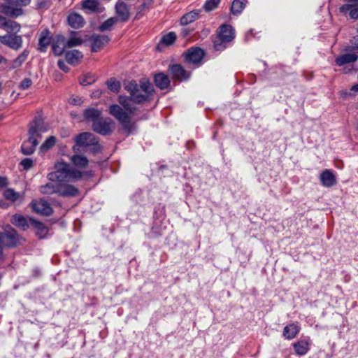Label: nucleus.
Returning <instances> with one entry per match:
<instances>
[{
	"instance_id": "1",
	"label": "nucleus",
	"mask_w": 358,
	"mask_h": 358,
	"mask_svg": "<svg viewBox=\"0 0 358 358\" xmlns=\"http://www.w3.org/2000/svg\"><path fill=\"white\" fill-rule=\"evenodd\" d=\"M125 89L130 93V96H120L119 101L131 113H134L136 110L131 106V102L141 103L148 101L154 92L152 83L147 80H141L139 87L135 81H131L125 86Z\"/></svg>"
},
{
	"instance_id": "2",
	"label": "nucleus",
	"mask_w": 358,
	"mask_h": 358,
	"mask_svg": "<svg viewBox=\"0 0 358 358\" xmlns=\"http://www.w3.org/2000/svg\"><path fill=\"white\" fill-rule=\"evenodd\" d=\"M56 171L50 173L48 175V178L50 180L59 181V182H76L81 180L83 178H92L93 173L92 171H80L75 168L70 167V166L64 162H59L55 165Z\"/></svg>"
},
{
	"instance_id": "3",
	"label": "nucleus",
	"mask_w": 358,
	"mask_h": 358,
	"mask_svg": "<svg viewBox=\"0 0 358 358\" xmlns=\"http://www.w3.org/2000/svg\"><path fill=\"white\" fill-rule=\"evenodd\" d=\"M48 125L41 117H36L29 124L28 139L23 142L21 150L24 155H29L34 153L38 144V138L48 131Z\"/></svg>"
},
{
	"instance_id": "4",
	"label": "nucleus",
	"mask_w": 358,
	"mask_h": 358,
	"mask_svg": "<svg viewBox=\"0 0 358 358\" xmlns=\"http://www.w3.org/2000/svg\"><path fill=\"white\" fill-rule=\"evenodd\" d=\"M110 114L114 116L122 125L124 129L130 134L136 129L135 124L131 122L130 117L118 105H112L110 107Z\"/></svg>"
},
{
	"instance_id": "5",
	"label": "nucleus",
	"mask_w": 358,
	"mask_h": 358,
	"mask_svg": "<svg viewBox=\"0 0 358 358\" xmlns=\"http://www.w3.org/2000/svg\"><path fill=\"white\" fill-rule=\"evenodd\" d=\"M6 3L1 6L2 13L7 16L16 17L22 15L23 11L20 7L25 6L30 0H6Z\"/></svg>"
},
{
	"instance_id": "6",
	"label": "nucleus",
	"mask_w": 358,
	"mask_h": 358,
	"mask_svg": "<svg viewBox=\"0 0 358 358\" xmlns=\"http://www.w3.org/2000/svg\"><path fill=\"white\" fill-rule=\"evenodd\" d=\"M20 240L17 231L9 226L0 232V244L3 246L15 247L20 243Z\"/></svg>"
},
{
	"instance_id": "7",
	"label": "nucleus",
	"mask_w": 358,
	"mask_h": 358,
	"mask_svg": "<svg viewBox=\"0 0 358 358\" xmlns=\"http://www.w3.org/2000/svg\"><path fill=\"white\" fill-rule=\"evenodd\" d=\"M234 37V29L231 25L224 24L220 27L218 41H215L214 47L216 50H220L225 48L223 43L231 41Z\"/></svg>"
},
{
	"instance_id": "8",
	"label": "nucleus",
	"mask_w": 358,
	"mask_h": 358,
	"mask_svg": "<svg viewBox=\"0 0 358 358\" xmlns=\"http://www.w3.org/2000/svg\"><path fill=\"white\" fill-rule=\"evenodd\" d=\"M76 145L73 147L75 152H78L79 149L78 146H90L96 145L98 143L97 139L95 138L94 134L88 132L80 134L75 138Z\"/></svg>"
},
{
	"instance_id": "9",
	"label": "nucleus",
	"mask_w": 358,
	"mask_h": 358,
	"mask_svg": "<svg viewBox=\"0 0 358 358\" xmlns=\"http://www.w3.org/2000/svg\"><path fill=\"white\" fill-rule=\"evenodd\" d=\"M0 43L12 50H18L22 47L23 40L21 36L16 34H6L0 36Z\"/></svg>"
},
{
	"instance_id": "10",
	"label": "nucleus",
	"mask_w": 358,
	"mask_h": 358,
	"mask_svg": "<svg viewBox=\"0 0 358 358\" xmlns=\"http://www.w3.org/2000/svg\"><path fill=\"white\" fill-rule=\"evenodd\" d=\"M111 124L112 121L109 118L100 117L98 120L92 123V129L97 133L107 135L112 131Z\"/></svg>"
},
{
	"instance_id": "11",
	"label": "nucleus",
	"mask_w": 358,
	"mask_h": 358,
	"mask_svg": "<svg viewBox=\"0 0 358 358\" xmlns=\"http://www.w3.org/2000/svg\"><path fill=\"white\" fill-rule=\"evenodd\" d=\"M115 13L118 21L127 22L130 17V10L129 6L124 1H119L115 6Z\"/></svg>"
},
{
	"instance_id": "12",
	"label": "nucleus",
	"mask_w": 358,
	"mask_h": 358,
	"mask_svg": "<svg viewBox=\"0 0 358 358\" xmlns=\"http://www.w3.org/2000/svg\"><path fill=\"white\" fill-rule=\"evenodd\" d=\"M30 205L33 210L38 214L50 215L52 212L50 204L43 199L33 201L31 202Z\"/></svg>"
},
{
	"instance_id": "13",
	"label": "nucleus",
	"mask_w": 358,
	"mask_h": 358,
	"mask_svg": "<svg viewBox=\"0 0 358 358\" xmlns=\"http://www.w3.org/2000/svg\"><path fill=\"white\" fill-rule=\"evenodd\" d=\"M109 40V38L105 35H92L90 38L92 46V51H99L108 43Z\"/></svg>"
},
{
	"instance_id": "14",
	"label": "nucleus",
	"mask_w": 358,
	"mask_h": 358,
	"mask_svg": "<svg viewBox=\"0 0 358 358\" xmlns=\"http://www.w3.org/2000/svg\"><path fill=\"white\" fill-rule=\"evenodd\" d=\"M204 56L203 51L199 48H192L185 54V60L189 63L197 64L201 61Z\"/></svg>"
},
{
	"instance_id": "15",
	"label": "nucleus",
	"mask_w": 358,
	"mask_h": 358,
	"mask_svg": "<svg viewBox=\"0 0 358 358\" xmlns=\"http://www.w3.org/2000/svg\"><path fill=\"white\" fill-rule=\"evenodd\" d=\"M177 38V34L173 31L164 34L157 45L156 50L158 51H162L164 48L173 45L176 41Z\"/></svg>"
},
{
	"instance_id": "16",
	"label": "nucleus",
	"mask_w": 358,
	"mask_h": 358,
	"mask_svg": "<svg viewBox=\"0 0 358 358\" xmlns=\"http://www.w3.org/2000/svg\"><path fill=\"white\" fill-rule=\"evenodd\" d=\"M67 48L66 38L62 35H57L52 42V50L55 55L60 56Z\"/></svg>"
},
{
	"instance_id": "17",
	"label": "nucleus",
	"mask_w": 358,
	"mask_h": 358,
	"mask_svg": "<svg viewBox=\"0 0 358 358\" xmlns=\"http://www.w3.org/2000/svg\"><path fill=\"white\" fill-rule=\"evenodd\" d=\"M60 196L65 197H74L79 194L78 189L73 185L67 183L59 184V193Z\"/></svg>"
},
{
	"instance_id": "18",
	"label": "nucleus",
	"mask_w": 358,
	"mask_h": 358,
	"mask_svg": "<svg viewBox=\"0 0 358 358\" xmlns=\"http://www.w3.org/2000/svg\"><path fill=\"white\" fill-rule=\"evenodd\" d=\"M3 195L6 200L13 203L19 201V203H21L24 200V192H17L13 188L6 189L3 193Z\"/></svg>"
},
{
	"instance_id": "19",
	"label": "nucleus",
	"mask_w": 358,
	"mask_h": 358,
	"mask_svg": "<svg viewBox=\"0 0 358 358\" xmlns=\"http://www.w3.org/2000/svg\"><path fill=\"white\" fill-rule=\"evenodd\" d=\"M51 38L50 31L48 29L43 30L40 34L38 50L41 52H45L48 46L51 43Z\"/></svg>"
},
{
	"instance_id": "20",
	"label": "nucleus",
	"mask_w": 358,
	"mask_h": 358,
	"mask_svg": "<svg viewBox=\"0 0 358 358\" xmlns=\"http://www.w3.org/2000/svg\"><path fill=\"white\" fill-rule=\"evenodd\" d=\"M322 184L327 187L334 185L336 182L335 176L330 170H325L320 174Z\"/></svg>"
},
{
	"instance_id": "21",
	"label": "nucleus",
	"mask_w": 358,
	"mask_h": 358,
	"mask_svg": "<svg viewBox=\"0 0 358 358\" xmlns=\"http://www.w3.org/2000/svg\"><path fill=\"white\" fill-rule=\"evenodd\" d=\"M83 57V53L77 50L67 51L65 53V59L66 62L74 66L80 62Z\"/></svg>"
},
{
	"instance_id": "22",
	"label": "nucleus",
	"mask_w": 358,
	"mask_h": 358,
	"mask_svg": "<svg viewBox=\"0 0 358 358\" xmlns=\"http://www.w3.org/2000/svg\"><path fill=\"white\" fill-rule=\"evenodd\" d=\"M69 24L74 28L78 29L82 27L85 24V20L83 16L78 13H71L67 18Z\"/></svg>"
},
{
	"instance_id": "23",
	"label": "nucleus",
	"mask_w": 358,
	"mask_h": 358,
	"mask_svg": "<svg viewBox=\"0 0 358 358\" xmlns=\"http://www.w3.org/2000/svg\"><path fill=\"white\" fill-rule=\"evenodd\" d=\"M358 56L355 53H346L339 55L336 58V64L338 66H343L346 64H350L357 60Z\"/></svg>"
},
{
	"instance_id": "24",
	"label": "nucleus",
	"mask_w": 358,
	"mask_h": 358,
	"mask_svg": "<svg viewBox=\"0 0 358 358\" xmlns=\"http://www.w3.org/2000/svg\"><path fill=\"white\" fill-rule=\"evenodd\" d=\"M300 331V327L295 323L287 325L283 330V336L285 338L291 340L294 338Z\"/></svg>"
},
{
	"instance_id": "25",
	"label": "nucleus",
	"mask_w": 358,
	"mask_h": 358,
	"mask_svg": "<svg viewBox=\"0 0 358 358\" xmlns=\"http://www.w3.org/2000/svg\"><path fill=\"white\" fill-rule=\"evenodd\" d=\"M296 354L298 355H304L309 350L310 341L300 340L293 345Z\"/></svg>"
},
{
	"instance_id": "26",
	"label": "nucleus",
	"mask_w": 358,
	"mask_h": 358,
	"mask_svg": "<svg viewBox=\"0 0 358 358\" xmlns=\"http://www.w3.org/2000/svg\"><path fill=\"white\" fill-rule=\"evenodd\" d=\"M154 80L156 86L161 90L168 88L170 85L169 77L163 73L156 74L155 76Z\"/></svg>"
},
{
	"instance_id": "27",
	"label": "nucleus",
	"mask_w": 358,
	"mask_h": 358,
	"mask_svg": "<svg viewBox=\"0 0 358 358\" xmlns=\"http://www.w3.org/2000/svg\"><path fill=\"white\" fill-rule=\"evenodd\" d=\"M343 13L349 12L352 19L358 20V4H344L340 8Z\"/></svg>"
},
{
	"instance_id": "28",
	"label": "nucleus",
	"mask_w": 358,
	"mask_h": 358,
	"mask_svg": "<svg viewBox=\"0 0 358 358\" xmlns=\"http://www.w3.org/2000/svg\"><path fill=\"white\" fill-rule=\"evenodd\" d=\"M39 192L43 194L59 193V184L48 182L39 187Z\"/></svg>"
},
{
	"instance_id": "29",
	"label": "nucleus",
	"mask_w": 358,
	"mask_h": 358,
	"mask_svg": "<svg viewBox=\"0 0 358 358\" xmlns=\"http://www.w3.org/2000/svg\"><path fill=\"white\" fill-rule=\"evenodd\" d=\"M11 223L17 227L25 230L28 227V222L26 218L20 214H15L11 218Z\"/></svg>"
},
{
	"instance_id": "30",
	"label": "nucleus",
	"mask_w": 358,
	"mask_h": 358,
	"mask_svg": "<svg viewBox=\"0 0 358 358\" xmlns=\"http://www.w3.org/2000/svg\"><path fill=\"white\" fill-rule=\"evenodd\" d=\"M71 160L75 166L78 168H85L87 166L89 161L85 156L74 155L71 157Z\"/></svg>"
},
{
	"instance_id": "31",
	"label": "nucleus",
	"mask_w": 358,
	"mask_h": 358,
	"mask_svg": "<svg viewBox=\"0 0 358 358\" xmlns=\"http://www.w3.org/2000/svg\"><path fill=\"white\" fill-rule=\"evenodd\" d=\"M83 115L86 120L94 122L100 118L101 111L94 108H90L86 109Z\"/></svg>"
},
{
	"instance_id": "32",
	"label": "nucleus",
	"mask_w": 358,
	"mask_h": 358,
	"mask_svg": "<svg viewBox=\"0 0 358 358\" xmlns=\"http://www.w3.org/2000/svg\"><path fill=\"white\" fill-rule=\"evenodd\" d=\"M246 0H234L231 6V12L233 15L240 14L246 5Z\"/></svg>"
},
{
	"instance_id": "33",
	"label": "nucleus",
	"mask_w": 358,
	"mask_h": 358,
	"mask_svg": "<svg viewBox=\"0 0 358 358\" xmlns=\"http://www.w3.org/2000/svg\"><path fill=\"white\" fill-rule=\"evenodd\" d=\"M29 55V51L24 50L15 59H14L10 67V69H15L20 67L26 61Z\"/></svg>"
},
{
	"instance_id": "34",
	"label": "nucleus",
	"mask_w": 358,
	"mask_h": 358,
	"mask_svg": "<svg viewBox=\"0 0 358 358\" xmlns=\"http://www.w3.org/2000/svg\"><path fill=\"white\" fill-rule=\"evenodd\" d=\"M199 14L198 11H191L186 13L180 18V24L185 25L194 22L198 18Z\"/></svg>"
},
{
	"instance_id": "35",
	"label": "nucleus",
	"mask_w": 358,
	"mask_h": 358,
	"mask_svg": "<svg viewBox=\"0 0 358 358\" xmlns=\"http://www.w3.org/2000/svg\"><path fill=\"white\" fill-rule=\"evenodd\" d=\"M118 22L115 17H110L104 21L98 28L100 31L110 30L113 25Z\"/></svg>"
},
{
	"instance_id": "36",
	"label": "nucleus",
	"mask_w": 358,
	"mask_h": 358,
	"mask_svg": "<svg viewBox=\"0 0 358 358\" xmlns=\"http://www.w3.org/2000/svg\"><path fill=\"white\" fill-rule=\"evenodd\" d=\"M82 6L83 9L95 11L98 8V2L96 0H84Z\"/></svg>"
},
{
	"instance_id": "37",
	"label": "nucleus",
	"mask_w": 358,
	"mask_h": 358,
	"mask_svg": "<svg viewBox=\"0 0 358 358\" xmlns=\"http://www.w3.org/2000/svg\"><path fill=\"white\" fill-rule=\"evenodd\" d=\"M20 24L17 22L15 21L8 20L5 28V30H6L8 32L17 33L20 31Z\"/></svg>"
},
{
	"instance_id": "38",
	"label": "nucleus",
	"mask_w": 358,
	"mask_h": 358,
	"mask_svg": "<svg viewBox=\"0 0 358 358\" xmlns=\"http://www.w3.org/2000/svg\"><path fill=\"white\" fill-rule=\"evenodd\" d=\"M83 41L80 37L73 36L69 40H66L67 48H72L78 46L83 43Z\"/></svg>"
},
{
	"instance_id": "39",
	"label": "nucleus",
	"mask_w": 358,
	"mask_h": 358,
	"mask_svg": "<svg viewBox=\"0 0 358 358\" xmlns=\"http://www.w3.org/2000/svg\"><path fill=\"white\" fill-rule=\"evenodd\" d=\"M96 80V78L94 75L87 74L85 75L80 78V83L83 86L92 85Z\"/></svg>"
},
{
	"instance_id": "40",
	"label": "nucleus",
	"mask_w": 358,
	"mask_h": 358,
	"mask_svg": "<svg viewBox=\"0 0 358 358\" xmlns=\"http://www.w3.org/2000/svg\"><path fill=\"white\" fill-rule=\"evenodd\" d=\"M106 85L108 88L113 92H118L121 87L120 82L113 79L108 80Z\"/></svg>"
},
{
	"instance_id": "41",
	"label": "nucleus",
	"mask_w": 358,
	"mask_h": 358,
	"mask_svg": "<svg viewBox=\"0 0 358 358\" xmlns=\"http://www.w3.org/2000/svg\"><path fill=\"white\" fill-rule=\"evenodd\" d=\"M220 2V0H206L203 5V8L208 12L213 10L218 6Z\"/></svg>"
},
{
	"instance_id": "42",
	"label": "nucleus",
	"mask_w": 358,
	"mask_h": 358,
	"mask_svg": "<svg viewBox=\"0 0 358 358\" xmlns=\"http://www.w3.org/2000/svg\"><path fill=\"white\" fill-rule=\"evenodd\" d=\"M170 74L172 76L174 79H179V65L173 64L171 66L169 69Z\"/></svg>"
},
{
	"instance_id": "43",
	"label": "nucleus",
	"mask_w": 358,
	"mask_h": 358,
	"mask_svg": "<svg viewBox=\"0 0 358 358\" xmlns=\"http://www.w3.org/2000/svg\"><path fill=\"white\" fill-rule=\"evenodd\" d=\"M56 143V139L54 136H50L41 145L42 148L50 149Z\"/></svg>"
},
{
	"instance_id": "44",
	"label": "nucleus",
	"mask_w": 358,
	"mask_h": 358,
	"mask_svg": "<svg viewBox=\"0 0 358 358\" xmlns=\"http://www.w3.org/2000/svg\"><path fill=\"white\" fill-rule=\"evenodd\" d=\"M32 84V81L30 78H24L20 84L19 88L21 90L28 89Z\"/></svg>"
},
{
	"instance_id": "45",
	"label": "nucleus",
	"mask_w": 358,
	"mask_h": 358,
	"mask_svg": "<svg viewBox=\"0 0 358 358\" xmlns=\"http://www.w3.org/2000/svg\"><path fill=\"white\" fill-rule=\"evenodd\" d=\"M20 164L24 169L28 170L33 166V161L31 159L26 158L22 160Z\"/></svg>"
},
{
	"instance_id": "46",
	"label": "nucleus",
	"mask_w": 358,
	"mask_h": 358,
	"mask_svg": "<svg viewBox=\"0 0 358 358\" xmlns=\"http://www.w3.org/2000/svg\"><path fill=\"white\" fill-rule=\"evenodd\" d=\"M35 227L38 230V231H40L41 234H46L47 232V229L46 227L44 226V224L41 222H36L35 223Z\"/></svg>"
},
{
	"instance_id": "47",
	"label": "nucleus",
	"mask_w": 358,
	"mask_h": 358,
	"mask_svg": "<svg viewBox=\"0 0 358 358\" xmlns=\"http://www.w3.org/2000/svg\"><path fill=\"white\" fill-rule=\"evenodd\" d=\"M190 76V73L186 71L180 66V82L187 80Z\"/></svg>"
},
{
	"instance_id": "48",
	"label": "nucleus",
	"mask_w": 358,
	"mask_h": 358,
	"mask_svg": "<svg viewBox=\"0 0 358 358\" xmlns=\"http://www.w3.org/2000/svg\"><path fill=\"white\" fill-rule=\"evenodd\" d=\"M9 185L8 179L4 176H0V187H6Z\"/></svg>"
},
{
	"instance_id": "49",
	"label": "nucleus",
	"mask_w": 358,
	"mask_h": 358,
	"mask_svg": "<svg viewBox=\"0 0 358 358\" xmlns=\"http://www.w3.org/2000/svg\"><path fill=\"white\" fill-rule=\"evenodd\" d=\"M59 68L64 72L69 71V68L64 61L59 60L57 62Z\"/></svg>"
},
{
	"instance_id": "50",
	"label": "nucleus",
	"mask_w": 358,
	"mask_h": 358,
	"mask_svg": "<svg viewBox=\"0 0 358 358\" xmlns=\"http://www.w3.org/2000/svg\"><path fill=\"white\" fill-rule=\"evenodd\" d=\"M8 21V20H7L5 17L0 15V28L5 29Z\"/></svg>"
},
{
	"instance_id": "51",
	"label": "nucleus",
	"mask_w": 358,
	"mask_h": 358,
	"mask_svg": "<svg viewBox=\"0 0 358 358\" xmlns=\"http://www.w3.org/2000/svg\"><path fill=\"white\" fill-rule=\"evenodd\" d=\"M152 3V1H149V3H143L139 7L138 10L139 12L143 11L145 9L148 8L149 5Z\"/></svg>"
},
{
	"instance_id": "52",
	"label": "nucleus",
	"mask_w": 358,
	"mask_h": 358,
	"mask_svg": "<svg viewBox=\"0 0 358 358\" xmlns=\"http://www.w3.org/2000/svg\"><path fill=\"white\" fill-rule=\"evenodd\" d=\"M189 33V31L187 28H183L180 29V34H182L184 36H187Z\"/></svg>"
},
{
	"instance_id": "53",
	"label": "nucleus",
	"mask_w": 358,
	"mask_h": 358,
	"mask_svg": "<svg viewBox=\"0 0 358 358\" xmlns=\"http://www.w3.org/2000/svg\"><path fill=\"white\" fill-rule=\"evenodd\" d=\"M351 91H353V92H358V84H356V85H354L352 87H351Z\"/></svg>"
},
{
	"instance_id": "54",
	"label": "nucleus",
	"mask_w": 358,
	"mask_h": 358,
	"mask_svg": "<svg viewBox=\"0 0 358 358\" xmlns=\"http://www.w3.org/2000/svg\"><path fill=\"white\" fill-rule=\"evenodd\" d=\"M80 102V99H78V100L76 99H73L72 101H71V103H73L74 104H78Z\"/></svg>"
},
{
	"instance_id": "55",
	"label": "nucleus",
	"mask_w": 358,
	"mask_h": 358,
	"mask_svg": "<svg viewBox=\"0 0 358 358\" xmlns=\"http://www.w3.org/2000/svg\"><path fill=\"white\" fill-rule=\"evenodd\" d=\"M345 1L347 2H350V3H357L358 2V0H345Z\"/></svg>"
},
{
	"instance_id": "56",
	"label": "nucleus",
	"mask_w": 358,
	"mask_h": 358,
	"mask_svg": "<svg viewBox=\"0 0 358 358\" xmlns=\"http://www.w3.org/2000/svg\"><path fill=\"white\" fill-rule=\"evenodd\" d=\"M3 61H6L5 58L0 55V64Z\"/></svg>"
},
{
	"instance_id": "57",
	"label": "nucleus",
	"mask_w": 358,
	"mask_h": 358,
	"mask_svg": "<svg viewBox=\"0 0 358 358\" xmlns=\"http://www.w3.org/2000/svg\"><path fill=\"white\" fill-rule=\"evenodd\" d=\"M2 92V83L0 82V94Z\"/></svg>"
},
{
	"instance_id": "58",
	"label": "nucleus",
	"mask_w": 358,
	"mask_h": 358,
	"mask_svg": "<svg viewBox=\"0 0 358 358\" xmlns=\"http://www.w3.org/2000/svg\"><path fill=\"white\" fill-rule=\"evenodd\" d=\"M1 257H2V249H1V248H0V259H1Z\"/></svg>"
},
{
	"instance_id": "59",
	"label": "nucleus",
	"mask_w": 358,
	"mask_h": 358,
	"mask_svg": "<svg viewBox=\"0 0 358 358\" xmlns=\"http://www.w3.org/2000/svg\"><path fill=\"white\" fill-rule=\"evenodd\" d=\"M355 48L358 50V44L355 46Z\"/></svg>"
},
{
	"instance_id": "60",
	"label": "nucleus",
	"mask_w": 358,
	"mask_h": 358,
	"mask_svg": "<svg viewBox=\"0 0 358 358\" xmlns=\"http://www.w3.org/2000/svg\"><path fill=\"white\" fill-rule=\"evenodd\" d=\"M153 0H150V1H152Z\"/></svg>"
},
{
	"instance_id": "61",
	"label": "nucleus",
	"mask_w": 358,
	"mask_h": 358,
	"mask_svg": "<svg viewBox=\"0 0 358 358\" xmlns=\"http://www.w3.org/2000/svg\"><path fill=\"white\" fill-rule=\"evenodd\" d=\"M357 32H358V28H357Z\"/></svg>"
}]
</instances>
